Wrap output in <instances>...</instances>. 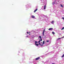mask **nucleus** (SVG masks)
<instances>
[{
	"label": "nucleus",
	"mask_w": 64,
	"mask_h": 64,
	"mask_svg": "<svg viewBox=\"0 0 64 64\" xmlns=\"http://www.w3.org/2000/svg\"><path fill=\"white\" fill-rule=\"evenodd\" d=\"M37 43H38V42H36V41H35V44L36 45V46H38V45H39V44H37Z\"/></svg>",
	"instance_id": "f257e3e1"
},
{
	"label": "nucleus",
	"mask_w": 64,
	"mask_h": 64,
	"mask_svg": "<svg viewBox=\"0 0 64 64\" xmlns=\"http://www.w3.org/2000/svg\"><path fill=\"white\" fill-rule=\"evenodd\" d=\"M40 59V57H38L36 58V60H39V59Z\"/></svg>",
	"instance_id": "f03ea898"
},
{
	"label": "nucleus",
	"mask_w": 64,
	"mask_h": 64,
	"mask_svg": "<svg viewBox=\"0 0 64 64\" xmlns=\"http://www.w3.org/2000/svg\"><path fill=\"white\" fill-rule=\"evenodd\" d=\"M45 29H44V30L43 31V32L42 33V34H43V36H44V32H45Z\"/></svg>",
	"instance_id": "7ed1b4c3"
},
{
	"label": "nucleus",
	"mask_w": 64,
	"mask_h": 64,
	"mask_svg": "<svg viewBox=\"0 0 64 64\" xmlns=\"http://www.w3.org/2000/svg\"><path fill=\"white\" fill-rule=\"evenodd\" d=\"M53 29L52 28H50L48 29L49 30H52Z\"/></svg>",
	"instance_id": "20e7f679"
},
{
	"label": "nucleus",
	"mask_w": 64,
	"mask_h": 64,
	"mask_svg": "<svg viewBox=\"0 0 64 64\" xmlns=\"http://www.w3.org/2000/svg\"><path fill=\"white\" fill-rule=\"evenodd\" d=\"M37 10H38V9H36V10H34V13H35V12H36V11Z\"/></svg>",
	"instance_id": "39448f33"
},
{
	"label": "nucleus",
	"mask_w": 64,
	"mask_h": 64,
	"mask_svg": "<svg viewBox=\"0 0 64 64\" xmlns=\"http://www.w3.org/2000/svg\"><path fill=\"white\" fill-rule=\"evenodd\" d=\"M32 18H35V16H32Z\"/></svg>",
	"instance_id": "423d86ee"
},
{
	"label": "nucleus",
	"mask_w": 64,
	"mask_h": 64,
	"mask_svg": "<svg viewBox=\"0 0 64 64\" xmlns=\"http://www.w3.org/2000/svg\"><path fill=\"white\" fill-rule=\"evenodd\" d=\"M46 8V5H45L44 6V10H45V8Z\"/></svg>",
	"instance_id": "0eeeda50"
},
{
	"label": "nucleus",
	"mask_w": 64,
	"mask_h": 64,
	"mask_svg": "<svg viewBox=\"0 0 64 64\" xmlns=\"http://www.w3.org/2000/svg\"><path fill=\"white\" fill-rule=\"evenodd\" d=\"M52 34H55V33L54 32H52Z\"/></svg>",
	"instance_id": "6e6552de"
},
{
	"label": "nucleus",
	"mask_w": 64,
	"mask_h": 64,
	"mask_svg": "<svg viewBox=\"0 0 64 64\" xmlns=\"http://www.w3.org/2000/svg\"><path fill=\"white\" fill-rule=\"evenodd\" d=\"M44 41L43 42H42V44H43V45L44 44Z\"/></svg>",
	"instance_id": "1a4fd4ad"
},
{
	"label": "nucleus",
	"mask_w": 64,
	"mask_h": 64,
	"mask_svg": "<svg viewBox=\"0 0 64 64\" xmlns=\"http://www.w3.org/2000/svg\"><path fill=\"white\" fill-rule=\"evenodd\" d=\"M54 4H55V2H53L52 3L53 5H54Z\"/></svg>",
	"instance_id": "9d476101"
},
{
	"label": "nucleus",
	"mask_w": 64,
	"mask_h": 64,
	"mask_svg": "<svg viewBox=\"0 0 64 64\" xmlns=\"http://www.w3.org/2000/svg\"><path fill=\"white\" fill-rule=\"evenodd\" d=\"M54 21H52V22H51L52 24H53V23H54Z\"/></svg>",
	"instance_id": "9b49d317"
},
{
	"label": "nucleus",
	"mask_w": 64,
	"mask_h": 64,
	"mask_svg": "<svg viewBox=\"0 0 64 64\" xmlns=\"http://www.w3.org/2000/svg\"><path fill=\"white\" fill-rule=\"evenodd\" d=\"M64 56V54L62 56V58H63Z\"/></svg>",
	"instance_id": "f8f14e48"
},
{
	"label": "nucleus",
	"mask_w": 64,
	"mask_h": 64,
	"mask_svg": "<svg viewBox=\"0 0 64 64\" xmlns=\"http://www.w3.org/2000/svg\"><path fill=\"white\" fill-rule=\"evenodd\" d=\"M64 29V27L62 28V29H61V30H63V29Z\"/></svg>",
	"instance_id": "ddd939ff"
},
{
	"label": "nucleus",
	"mask_w": 64,
	"mask_h": 64,
	"mask_svg": "<svg viewBox=\"0 0 64 64\" xmlns=\"http://www.w3.org/2000/svg\"><path fill=\"white\" fill-rule=\"evenodd\" d=\"M39 37L40 38V39H42V38H41V36H39Z\"/></svg>",
	"instance_id": "4468645a"
},
{
	"label": "nucleus",
	"mask_w": 64,
	"mask_h": 64,
	"mask_svg": "<svg viewBox=\"0 0 64 64\" xmlns=\"http://www.w3.org/2000/svg\"><path fill=\"white\" fill-rule=\"evenodd\" d=\"M39 44L40 46H41V44H40V43H39Z\"/></svg>",
	"instance_id": "2eb2a0df"
},
{
	"label": "nucleus",
	"mask_w": 64,
	"mask_h": 64,
	"mask_svg": "<svg viewBox=\"0 0 64 64\" xmlns=\"http://www.w3.org/2000/svg\"><path fill=\"white\" fill-rule=\"evenodd\" d=\"M40 41H42V38L40 39Z\"/></svg>",
	"instance_id": "dca6fc26"
},
{
	"label": "nucleus",
	"mask_w": 64,
	"mask_h": 64,
	"mask_svg": "<svg viewBox=\"0 0 64 64\" xmlns=\"http://www.w3.org/2000/svg\"><path fill=\"white\" fill-rule=\"evenodd\" d=\"M49 42V40H46V42Z\"/></svg>",
	"instance_id": "f3484780"
},
{
	"label": "nucleus",
	"mask_w": 64,
	"mask_h": 64,
	"mask_svg": "<svg viewBox=\"0 0 64 64\" xmlns=\"http://www.w3.org/2000/svg\"><path fill=\"white\" fill-rule=\"evenodd\" d=\"M61 7H62V8H63V6H62V4H61Z\"/></svg>",
	"instance_id": "a211bd4d"
},
{
	"label": "nucleus",
	"mask_w": 64,
	"mask_h": 64,
	"mask_svg": "<svg viewBox=\"0 0 64 64\" xmlns=\"http://www.w3.org/2000/svg\"><path fill=\"white\" fill-rule=\"evenodd\" d=\"M38 42L39 43L40 42V41H38Z\"/></svg>",
	"instance_id": "6ab92c4d"
},
{
	"label": "nucleus",
	"mask_w": 64,
	"mask_h": 64,
	"mask_svg": "<svg viewBox=\"0 0 64 64\" xmlns=\"http://www.w3.org/2000/svg\"><path fill=\"white\" fill-rule=\"evenodd\" d=\"M58 40H60V39H61V38H58Z\"/></svg>",
	"instance_id": "aec40b11"
},
{
	"label": "nucleus",
	"mask_w": 64,
	"mask_h": 64,
	"mask_svg": "<svg viewBox=\"0 0 64 64\" xmlns=\"http://www.w3.org/2000/svg\"><path fill=\"white\" fill-rule=\"evenodd\" d=\"M59 39H58V38L56 39V40L57 41H58V40Z\"/></svg>",
	"instance_id": "412c9836"
},
{
	"label": "nucleus",
	"mask_w": 64,
	"mask_h": 64,
	"mask_svg": "<svg viewBox=\"0 0 64 64\" xmlns=\"http://www.w3.org/2000/svg\"><path fill=\"white\" fill-rule=\"evenodd\" d=\"M41 46L42 47V46H43V44H42Z\"/></svg>",
	"instance_id": "4be33fe9"
},
{
	"label": "nucleus",
	"mask_w": 64,
	"mask_h": 64,
	"mask_svg": "<svg viewBox=\"0 0 64 64\" xmlns=\"http://www.w3.org/2000/svg\"><path fill=\"white\" fill-rule=\"evenodd\" d=\"M27 34H29V32H27Z\"/></svg>",
	"instance_id": "5701e85b"
},
{
	"label": "nucleus",
	"mask_w": 64,
	"mask_h": 64,
	"mask_svg": "<svg viewBox=\"0 0 64 64\" xmlns=\"http://www.w3.org/2000/svg\"><path fill=\"white\" fill-rule=\"evenodd\" d=\"M56 4H58V3L56 2Z\"/></svg>",
	"instance_id": "b1692460"
},
{
	"label": "nucleus",
	"mask_w": 64,
	"mask_h": 64,
	"mask_svg": "<svg viewBox=\"0 0 64 64\" xmlns=\"http://www.w3.org/2000/svg\"><path fill=\"white\" fill-rule=\"evenodd\" d=\"M54 2H56V0H55V1H54Z\"/></svg>",
	"instance_id": "393cba45"
},
{
	"label": "nucleus",
	"mask_w": 64,
	"mask_h": 64,
	"mask_svg": "<svg viewBox=\"0 0 64 64\" xmlns=\"http://www.w3.org/2000/svg\"><path fill=\"white\" fill-rule=\"evenodd\" d=\"M52 64H55L54 63H53Z\"/></svg>",
	"instance_id": "a878e982"
},
{
	"label": "nucleus",
	"mask_w": 64,
	"mask_h": 64,
	"mask_svg": "<svg viewBox=\"0 0 64 64\" xmlns=\"http://www.w3.org/2000/svg\"><path fill=\"white\" fill-rule=\"evenodd\" d=\"M26 37H28V36H26Z\"/></svg>",
	"instance_id": "bb28decb"
},
{
	"label": "nucleus",
	"mask_w": 64,
	"mask_h": 64,
	"mask_svg": "<svg viewBox=\"0 0 64 64\" xmlns=\"http://www.w3.org/2000/svg\"><path fill=\"white\" fill-rule=\"evenodd\" d=\"M58 2H59V1H58Z\"/></svg>",
	"instance_id": "cd10ccee"
},
{
	"label": "nucleus",
	"mask_w": 64,
	"mask_h": 64,
	"mask_svg": "<svg viewBox=\"0 0 64 64\" xmlns=\"http://www.w3.org/2000/svg\"><path fill=\"white\" fill-rule=\"evenodd\" d=\"M29 33H30V32H29Z\"/></svg>",
	"instance_id": "c85d7f7f"
},
{
	"label": "nucleus",
	"mask_w": 64,
	"mask_h": 64,
	"mask_svg": "<svg viewBox=\"0 0 64 64\" xmlns=\"http://www.w3.org/2000/svg\"><path fill=\"white\" fill-rule=\"evenodd\" d=\"M41 43H42V42Z\"/></svg>",
	"instance_id": "c756f323"
}]
</instances>
